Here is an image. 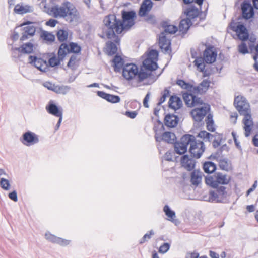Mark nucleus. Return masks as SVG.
Returning <instances> with one entry per match:
<instances>
[{"instance_id": "32", "label": "nucleus", "mask_w": 258, "mask_h": 258, "mask_svg": "<svg viewBox=\"0 0 258 258\" xmlns=\"http://www.w3.org/2000/svg\"><path fill=\"white\" fill-rule=\"evenodd\" d=\"M34 47V45L32 43L28 42L24 44L20 47L15 48L14 50L24 53H30L33 52Z\"/></svg>"}, {"instance_id": "59", "label": "nucleus", "mask_w": 258, "mask_h": 258, "mask_svg": "<svg viewBox=\"0 0 258 258\" xmlns=\"http://www.w3.org/2000/svg\"><path fill=\"white\" fill-rule=\"evenodd\" d=\"M199 256V253L197 252H191L186 254V258H198Z\"/></svg>"}, {"instance_id": "27", "label": "nucleus", "mask_w": 258, "mask_h": 258, "mask_svg": "<svg viewBox=\"0 0 258 258\" xmlns=\"http://www.w3.org/2000/svg\"><path fill=\"white\" fill-rule=\"evenodd\" d=\"M169 106L174 110L180 109L182 106V102L180 98L176 96H172L169 100Z\"/></svg>"}, {"instance_id": "63", "label": "nucleus", "mask_w": 258, "mask_h": 258, "mask_svg": "<svg viewBox=\"0 0 258 258\" xmlns=\"http://www.w3.org/2000/svg\"><path fill=\"white\" fill-rule=\"evenodd\" d=\"M252 143L254 146L258 147V135H255L252 139Z\"/></svg>"}, {"instance_id": "50", "label": "nucleus", "mask_w": 258, "mask_h": 258, "mask_svg": "<svg viewBox=\"0 0 258 258\" xmlns=\"http://www.w3.org/2000/svg\"><path fill=\"white\" fill-rule=\"evenodd\" d=\"M158 56V53L157 50H151L149 51L148 54V58H150V59H152L156 61H157V58Z\"/></svg>"}, {"instance_id": "7", "label": "nucleus", "mask_w": 258, "mask_h": 258, "mask_svg": "<svg viewBox=\"0 0 258 258\" xmlns=\"http://www.w3.org/2000/svg\"><path fill=\"white\" fill-rule=\"evenodd\" d=\"M230 177L226 174L217 172L212 176L205 177L206 183L213 187L216 188L219 185H227L230 181Z\"/></svg>"}, {"instance_id": "42", "label": "nucleus", "mask_w": 258, "mask_h": 258, "mask_svg": "<svg viewBox=\"0 0 258 258\" xmlns=\"http://www.w3.org/2000/svg\"><path fill=\"white\" fill-rule=\"evenodd\" d=\"M177 84L182 88L186 89L189 92H193L194 86L190 84L186 83L182 80H177Z\"/></svg>"}, {"instance_id": "36", "label": "nucleus", "mask_w": 258, "mask_h": 258, "mask_svg": "<svg viewBox=\"0 0 258 258\" xmlns=\"http://www.w3.org/2000/svg\"><path fill=\"white\" fill-rule=\"evenodd\" d=\"M204 60L203 58L199 57L195 59L194 62L195 66H197L198 70L204 73V76H207L208 74L206 73V71H205V65L204 63Z\"/></svg>"}, {"instance_id": "8", "label": "nucleus", "mask_w": 258, "mask_h": 258, "mask_svg": "<svg viewBox=\"0 0 258 258\" xmlns=\"http://www.w3.org/2000/svg\"><path fill=\"white\" fill-rule=\"evenodd\" d=\"M20 27H21V37H20L21 41H25L30 37L33 36L38 27L36 26V24L34 22L27 21L22 24Z\"/></svg>"}, {"instance_id": "38", "label": "nucleus", "mask_w": 258, "mask_h": 258, "mask_svg": "<svg viewBox=\"0 0 258 258\" xmlns=\"http://www.w3.org/2000/svg\"><path fill=\"white\" fill-rule=\"evenodd\" d=\"M203 169L207 173H212L216 169V165L210 161L206 162L203 165Z\"/></svg>"}, {"instance_id": "46", "label": "nucleus", "mask_w": 258, "mask_h": 258, "mask_svg": "<svg viewBox=\"0 0 258 258\" xmlns=\"http://www.w3.org/2000/svg\"><path fill=\"white\" fill-rule=\"evenodd\" d=\"M68 32L63 30H59L57 33V36L58 40L60 41H64L67 40L68 38Z\"/></svg>"}, {"instance_id": "16", "label": "nucleus", "mask_w": 258, "mask_h": 258, "mask_svg": "<svg viewBox=\"0 0 258 258\" xmlns=\"http://www.w3.org/2000/svg\"><path fill=\"white\" fill-rule=\"evenodd\" d=\"M250 113L251 111L247 112L244 114H241V115L244 116L242 122L244 124L243 129L245 131L244 134L245 137H248L250 135L253 127V119L252 118Z\"/></svg>"}, {"instance_id": "17", "label": "nucleus", "mask_w": 258, "mask_h": 258, "mask_svg": "<svg viewBox=\"0 0 258 258\" xmlns=\"http://www.w3.org/2000/svg\"><path fill=\"white\" fill-rule=\"evenodd\" d=\"M242 16L246 19L252 18L254 11L251 5V0H244L241 4Z\"/></svg>"}, {"instance_id": "19", "label": "nucleus", "mask_w": 258, "mask_h": 258, "mask_svg": "<svg viewBox=\"0 0 258 258\" xmlns=\"http://www.w3.org/2000/svg\"><path fill=\"white\" fill-rule=\"evenodd\" d=\"M46 109L49 114L58 117H62V108L61 107H58L52 101H50L46 106Z\"/></svg>"}, {"instance_id": "11", "label": "nucleus", "mask_w": 258, "mask_h": 258, "mask_svg": "<svg viewBox=\"0 0 258 258\" xmlns=\"http://www.w3.org/2000/svg\"><path fill=\"white\" fill-rule=\"evenodd\" d=\"M194 138V136L189 134H186L183 136L180 141L174 144V150L176 153L182 154L187 151V147L191 142V139Z\"/></svg>"}, {"instance_id": "1", "label": "nucleus", "mask_w": 258, "mask_h": 258, "mask_svg": "<svg viewBox=\"0 0 258 258\" xmlns=\"http://www.w3.org/2000/svg\"><path fill=\"white\" fill-rule=\"evenodd\" d=\"M136 13L133 11L122 12V21L117 19L114 15L106 16L104 20L105 36L109 39H112L116 44H119L120 38L116 36L115 33L120 34L123 31L128 30L134 25V18Z\"/></svg>"}, {"instance_id": "12", "label": "nucleus", "mask_w": 258, "mask_h": 258, "mask_svg": "<svg viewBox=\"0 0 258 258\" xmlns=\"http://www.w3.org/2000/svg\"><path fill=\"white\" fill-rule=\"evenodd\" d=\"M234 104L240 114H244L250 112L249 104L246 98L241 96L235 98Z\"/></svg>"}, {"instance_id": "35", "label": "nucleus", "mask_w": 258, "mask_h": 258, "mask_svg": "<svg viewBox=\"0 0 258 258\" xmlns=\"http://www.w3.org/2000/svg\"><path fill=\"white\" fill-rule=\"evenodd\" d=\"M191 24V21L189 19H184L181 20L179 29L180 32L182 33H185L190 27Z\"/></svg>"}, {"instance_id": "60", "label": "nucleus", "mask_w": 258, "mask_h": 258, "mask_svg": "<svg viewBox=\"0 0 258 258\" xmlns=\"http://www.w3.org/2000/svg\"><path fill=\"white\" fill-rule=\"evenodd\" d=\"M207 128L210 131L213 132L215 130L214 122H207Z\"/></svg>"}, {"instance_id": "25", "label": "nucleus", "mask_w": 258, "mask_h": 258, "mask_svg": "<svg viewBox=\"0 0 258 258\" xmlns=\"http://www.w3.org/2000/svg\"><path fill=\"white\" fill-rule=\"evenodd\" d=\"M210 82L204 80L198 86H194L193 92L195 94H203L205 93L209 87Z\"/></svg>"}, {"instance_id": "56", "label": "nucleus", "mask_w": 258, "mask_h": 258, "mask_svg": "<svg viewBox=\"0 0 258 258\" xmlns=\"http://www.w3.org/2000/svg\"><path fill=\"white\" fill-rule=\"evenodd\" d=\"M164 159L167 161H172L173 153L171 151L167 152L164 155Z\"/></svg>"}, {"instance_id": "39", "label": "nucleus", "mask_w": 258, "mask_h": 258, "mask_svg": "<svg viewBox=\"0 0 258 258\" xmlns=\"http://www.w3.org/2000/svg\"><path fill=\"white\" fill-rule=\"evenodd\" d=\"M41 37L47 42H52L55 40V36L51 33L46 31H42Z\"/></svg>"}, {"instance_id": "15", "label": "nucleus", "mask_w": 258, "mask_h": 258, "mask_svg": "<svg viewBox=\"0 0 258 258\" xmlns=\"http://www.w3.org/2000/svg\"><path fill=\"white\" fill-rule=\"evenodd\" d=\"M193 92L190 93H184L183 98L186 105L192 107L196 106L197 105H201L202 100L196 96Z\"/></svg>"}, {"instance_id": "3", "label": "nucleus", "mask_w": 258, "mask_h": 258, "mask_svg": "<svg viewBox=\"0 0 258 258\" xmlns=\"http://www.w3.org/2000/svg\"><path fill=\"white\" fill-rule=\"evenodd\" d=\"M231 29L237 34L238 38L242 41L241 43L238 46V51L242 54H245L248 53L247 46L244 41L248 38V33L247 29L244 25L239 23L232 21L230 25Z\"/></svg>"}, {"instance_id": "34", "label": "nucleus", "mask_w": 258, "mask_h": 258, "mask_svg": "<svg viewBox=\"0 0 258 258\" xmlns=\"http://www.w3.org/2000/svg\"><path fill=\"white\" fill-rule=\"evenodd\" d=\"M112 62L115 71L119 72L123 68V59L118 55L117 54L114 56Z\"/></svg>"}, {"instance_id": "55", "label": "nucleus", "mask_w": 258, "mask_h": 258, "mask_svg": "<svg viewBox=\"0 0 258 258\" xmlns=\"http://www.w3.org/2000/svg\"><path fill=\"white\" fill-rule=\"evenodd\" d=\"M150 93L148 92L143 100V105L146 108L149 107L148 101L150 99Z\"/></svg>"}, {"instance_id": "52", "label": "nucleus", "mask_w": 258, "mask_h": 258, "mask_svg": "<svg viewBox=\"0 0 258 258\" xmlns=\"http://www.w3.org/2000/svg\"><path fill=\"white\" fill-rule=\"evenodd\" d=\"M169 95V91L167 90V89H165L164 90V93H163V95H162V96L160 98V100H159V102L158 103V104L159 105H160L162 103H163L165 101L166 97Z\"/></svg>"}, {"instance_id": "47", "label": "nucleus", "mask_w": 258, "mask_h": 258, "mask_svg": "<svg viewBox=\"0 0 258 258\" xmlns=\"http://www.w3.org/2000/svg\"><path fill=\"white\" fill-rule=\"evenodd\" d=\"M69 52L77 53L80 52L81 50V47L77 43L72 42L70 43L69 46Z\"/></svg>"}, {"instance_id": "58", "label": "nucleus", "mask_w": 258, "mask_h": 258, "mask_svg": "<svg viewBox=\"0 0 258 258\" xmlns=\"http://www.w3.org/2000/svg\"><path fill=\"white\" fill-rule=\"evenodd\" d=\"M125 115L130 117V118L134 119L137 115V112L135 111H126L125 112Z\"/></svg>"}, {"instance_id": "51", "label": "nucleus", "mask_w": 258, "mask_h": 258, "mask_svg": "<svg viewBox=\"0 0 258 258\" xmlns=\"http://www.w3.org/2000/svg\"><path fill=\"white\" fill-rule=\"evenodd\" d=\"M169 248L170 244L168 243H165L160 246L159 252L162 253H165L169 249Z\"/></svg>"}, {"instance_id": "30", "label": "nucleus", "mask_w": 258, "mask_h": 258, "mask_svg": "<svg viewBox=\"0 0 258 258\" xmlns=\"http://www.w3.org/2000/svg\"><path fill=\"white\" fill-rule=\"evenodd\" d=\"M163 211L168 217V220L169 221H171L175 225H177L179 223L178 220L175 219L176 215L175 212L171 210L169 206L165 205L163 208Z\"/></svg>"}, {"instance_id": "62", "label": "nucleus", "mask_w": 258, "mask_h": 258, "mask_svg": "<svg viewBox=\"0 0 258 258\" xmlns=\"http://www.w3.org/2000/svg\"><path fill=\"white\" fill-rule=\"evenodd\" d=\"M237 116L238 115L237 113H234L230 115L231 121L233 122L234 124L236 123Z\"/></svg>"}, {"instance_id": "6", "label": "nucleus", "mask_w": 258, "mask_h": 258, "mask_svg": "<svg viewBox=\"0 0 258 258\" xmlns=\"http://www.w3.org/2000/svg\"><path fill=\"white\" fill-rule=\"evenodd\" d=\"M164 125L161 122H158L154 126V132L155 133V138L157 142L164 141L167 143H174L176 137L173 133L165 132L162 133L164 131Z\"/></svg>"}, {"instance_id": "61", "label": "nucleus", "mask_w": 258, "mask_h": 258, "mask_svg": "<svg viewBox=\"0 0 258 258\" xmlns=\"http://www.w3.org/2000/svg\"><path fill=\"white\" fill-rule=\"evenodd\" d=\"M256 186H257V181H256L253 184L252 186L247 191V193H246L247 196L249 195L251 192H252L255 189Z\"/></svg>"}, {"instance_id": "22", "label": "nucleus", "mask_w": 258, "mask_h": 258, "mask_svg": "<svg viewBox=\"0 0 258 258\" xmlns=\"http://www.w3.org/2000/svg\"><path fill=\"white\" fill-rule=\"evenodd\" d=\"M182 167L188 171H191L195 167L196 161L188 155H184L181 160Z\"/></svg>"}, {"instance_id": "54", "label": "nucleus", "mask_w": 258, "mask_h": 258, "mask_svg": "<svg viewBox=\"0 0 258 258\" xmlns=\"http://www.w3.org/2000/svg\"><path fill=\"white\" fill-rule=\"evenodd\" d=\"M9 198L14 202L18 201L17 193L16 190H14L8 195Z\"/></svg>"}, {"instance_id": "45", "label": "nucleus", "mask_w": 258, "mask_h": 258, "mask_svg": "<svg viewBox=\"0 0 258 258\" xmlns=\"http://www.w3.org/2000/svg\"><path fill=\"white\" fill-rule=\"evenodd\" d=\"M61 61L62 60H60L59 57L57 58L56 56H53L49 59L48 63L50 67H54L59 65Z\"/></svg>"}, {"instance_id": "4", "label": "nucleus", "mask_w": 258, "mask_h": 258, "mask_svg": "<svg viewBox=\"0 0 258 258\" xmlns=\"http://www.w3.org/2000/svg\"><path fill=\"white\" fill-rule=\"evenodd\" d=\"M164 31L161 32L159 36V44L160 48L165 53H169L170 50V40L168 36L169 34L176 33L178 28L173 25H163Z\"/></svg>"}, {"instance_id": "41", "label": "nucleus", "mask_w": 258, "mask_h": 258, "mask_svg": "<svg viewBox=\"0 0 258 258\" xmlns=\"http://www.w3.org/2000/svg\"><path fill=\"white\" fill-rule=\"evenodd\" d=\"M219 165L220 168L224 170L228 171L230 168L228 159L226 158H223L220 156H219Z\"/></svg>"}, {"instance_id": "43", "label": "nucleus", "mask_w": 258, "mask_h": 258, "mask_svg": "<svg viewBox=\"0 0 258 258\" xmlns=\"http://www.w3.org/2000/svg\"><path fill=\"white\" fill-rule=\"evenodd\" d=\"M70 90V87L68 86H56L55 92L59 94H66Z\"/></svg>"}, {"instance_id": "57", "label": "nucleus", "mask_w": 258, "mask_h": 258, "mask_svg": "<svg viewBox=\"0 0 258 258\" xmlns=\"http://www.w3.org/2000/svg\"><path fill=\"white\" fill-rule=\"evenodd\" d=\"M57 23V20H56L55 19H51L46 22V24L47 26L53 27L56 25Z\"/></svg>"}, {"instance_id": "18", "label": "nucleus", "mask_w": 258, "mask_h": 258, "mask_svg": "<svg viewBox=\"0 0 258 258\" xmlns=\"http://www.w3.org/2000/svg\"><path fill=\"white\" fill-rule=\"evenodd\" d=\"M29 62L33 64L36 68L42 72H46L48 70V63L41 58L36 56H29Z\"/></svg>"}, {"instance_id": "9", "label": "nucleus", "mask_w": 258, "mask_h": 258, "mask_svg": "<svg viewBox=\"0 0 258 258\" xmlns=\"http://www.w3.org/2000/svg\"><path fill=\"white\" fill-rule=\"evenodd\" d=\"M190 114L194 120L197 122H200L210 110V105L204 103L202 100L201 105H197L194 106Z\"/></svg>"}, {"instance_id": "48", "label": "nucleus", "mask_w": 258, "mask_h": 258, "mask_svg": "<svg viewBox=\"0 0 258 258\" xmlns=\"http://www.w3.org/2000/svg\"><path fill=\"white\" fill-rule=\"evenodd\" d=\"M212 136V134L206 131H202L198 134V137L203 138L205 141H209L210 137Z\"/></svg>"}, {"instance_id": "26", "label": "nucleus", "mask_w": 258, "mask_h": 258, "mask_svg": "<svg viewBox=\"0 0 258 258\" xmlns=\"http://www.w3.org/2000/svg\"><path fill=\"white\" fill-rule=\"evenodd\" d=\"M203 173L200 170H195L191 173L190 182L192 185L198 186L202 181Z\"/></svg>"}, {"instance_id": "2", "label": "nucleus", "mask_w": 258, "mask_h": 258, "mask_svg": "<svg viewBox=\"0 0 258 258\" xmlns=\"http://www.w3.org/2000/svg\"><path fill=\"white\" fill-rule=\"evenodd\" d=\"M48 14L56 18H63L73 25L77 24L80 20V15L73 4L66 1L61 6H52L48 10Z\"/></svg>"}, {"instance_id": "10", "label": "nucleus", "mask_w": 258, "mask_h": 258, "mask_svg": "<svg viewBox=\"0 0 258 258\" xmlns=\"http://www.w3.org/2000/svg\"><path fill=\"white\" fill-rule=\"evenodd\" d=\"M191 139V142L189 143V152L194 157L199 158L205 151L204 144L203 141L196 140L194 136V138Z\"/></svg>"}, {"instance_id": "28", "label": "nucleus", "mask_w": 258, "mask_h": 258, "mask_svg": "<svg viewBox=\"0 0 258 258\" xmlns=\"http://www.w3.org/2000/svg\"><path fill=\"white\" fill-rule=\"evenodd\" d=\"M14 12L18 14H24L27 13L32 12L33 8L28 5L17 4L14 8Z\"/></svg>"}, {"instance_id": "64", "label": "nucleus", "mask_w": 258, "mask_h": 258, "mask_svg": "<svg viewBox=\"0 0 258 258\" xmlns=\"http://www.w3.org/2000/svg\"><path fill=\"white\" fill-rule=\"evenodd\" d=\"M209 255L211 258H219V254L213 251H210Z\"/></svg>"}, {"instance_id": "33", "label": "nucleus", "mask_w": 258, "mask_h": 258, "mask_svg": "<svg viewBox=\"0 0 258 258\" xmlns=\"http://www.w3.org/2000/svg\"><path fill=\"white\" fill-rule=\"evenodd\" d=\"M143 64L145 69L149 71L155 70L158 67L156 61L148 57L144 60Z\"/></svg>"}, {"instance_id": "31", "label": "nucleus", "mask_w": 258, "mask_h": 258, "mask_svg": "<svg viewBox=\"0 0 258 258\" xmlns=\"http://www.w3.org/2000/svg\"><path fill=\"white\" fill-rule=\"evenodd\" d=\"M184 13L187 16L186 19H189L191 21V20L198 17L199 14V11L198 9L195 6H189L184 11Z\"/></svg>"}, {"instance_id": "14", "label": "nucleus", "mask_w": 258, "mask_h": 258, "mask_svg": "<svg viewBox=\"0 0 258 258\" xmlns=\"http://www.w3.org/2000/svg\"><path fill=\"white\" fill-rule=\"evenodd\" d=\"M20 140L23 144L27 146L33 145L39 141L38 136L31 131L24 133Z\"/></svg>"}, {"instance_id": "20", "label": "nucleus", "mask_w": 258, "mask_h": 258, "mask_svg": "<svg viewBox=\"0 0 258 258\" xmlns=\"http://www.w3.org/2000/svg\"><path fill=\"white\" fill-rule=\"evenodd\" d=\"M45 237L49 241L58 244L61 246H66L70 243V240L56 237L49 232H46L45 234Z\"/></svg>"}, {"instance_id": "49", "label": "nucleus", "mask_w": 258, "mask_h": 258, "mask_svg": "<svg viewBox=\"0 0 258 258\" xmlns=\"http://www.w3.org/2000/svg\"><path fill=\"white\" fill-rule=\"evenodd\" d=\"M149 233L145 234L142 238L140 240V244H142L145 243L146 241H148V240L150 239L152 235H154V232L153 230H151L149 232Z\"/></svg>"}, {"instance_id": "44", "label": "nucleus", "mask_w": 258, "mask_h": 258, "mask_svg": "<svg viewBox=\"0 0 258 258\" xmlns=\"http://www.w3.org/2000/svg\"><path fill=\"white\" fill-rule=\"evenodd\" d=\"M0 186L5 190H9L11 186L10 181L4 177L1 178Z\"/></svg>"}, {"instance_id": "5", "label": "nucleus", "mask_w": 258, "mask_h": 258, "mask_svg": "<svg viewBox=\"0 0 258 258\" xmlns=\"http://www.w3.org/2000/svg\"><path fill=\"white\" fill-rule=\"evenodd\" d=\"M122 75L127 80L136 79L138 82H141L148 77V74L146 72L139 71L136 64L127 63L122 68Z\"/></svg>"}, {"instance_id": "29", "label": "nucleus", "mask_w": 258, "mask_h": 258, "mask_svg": "<svg viewBox=\"0 0 258 258\" xmlns=\"http://www.w3.org/2000/svg\"><path fill=\"white\" fill-rule=\"evenodd\" d=\"M152 7V2L151 0H145L143 1L140 7L139 14L140 16H144L150 11Z\"/></svg>"}, {"instance_id": "21", "label": "nucleus", "mask_w": 258, "mask_h": 258, "mask_svg": "<svg viewBox=\"0 0 258 258\" xmlns=\"http://www.w3.org/2000/svg\"><path fill=\"white\" fill-rule=\"evenodd\" d=\"M179 121L178 117L173 114L166 115L164 118V123L168 127L173 128L177 126Z\"/></svg>"}, {"instance_id": "13", "label": "nucleus", "mask_w": 258, "mask_h": 258, "mask_svg": "<svg viewBox=\"0 0 258 258\" xmlns=\"http://www.w3.org/2000/svg\"><path fill=\"white\" fill-rule=\"evenodd\" d=\"M227 192L224 186L219 187L216 191L209 193V201L211 202H224L226 200Z\"/></svg>"}, {"instance_id": "23", "label": "nucleus", "mask_w": 258, "mask_h": 258, "mask_svg": "<svg viewBox=\"0 0 258 258\" xmlns=\"http://www.w3.org/2000/svg\"><path fill=\"white\" fill-rule=\"evenodd\" d=\"M216 57L217 53L213 51L212 48H210L205 50L203 59L207 63H212L216 60Z\"/></svg>"}, {"instance_id": "53", "label": "nucleus", "mask_w": 258, "mask_h": 258, "mask_svg": "<svg viewBox=\"0 0 258 258\" xmlns=\"http://www.w3.org/2000/svg\"><path fill=\"white\" fill-rule=\"evenodd\" d=\"M44 86L46 88H47L48 89L55 92L56 86L54 84H53L49 82H46L44 84Z\"/></svg>"}, {"instance_id": "40", "label": "nucleus", "mask_w": 258, "mask_h": 258, "mask_svg": "<svg viewBox=\"0 0 258 258\" xmlns=\"http://www.w3.org/2000/svg\"><path fill=\"white\" fill-rule=\"evenodd\" d=\"M106 49L109 55L115 54L117 51L116 44L112 42H108L106 43Z\"/></svg>"}, {"instance_id": "37", "label": "nucleus", "mask_w": 258, "mask_h": 258, "mask_svg": "<svg viewBox=\"0 0 258 258\" xmlns=\"http://www.w3.org/2000/svg\"><path fill=\"white\" fill-rule=\"evenodd\" d=\"M69 45L65 43H62L59 47L58 55L60 60L63 59L67 53H69Z\"/></svg>"}, {"instance_id": "24", "label": "nucleus", "mask_w": 258, "mask_h": 258, "mask_svg": "<svg viewBox=\"0 0 258 258\" xmlns=\"http://www.w3.org/2000/svg\"><path fill=\"white\" fill-rule=\"evenodd\" d=\"M97 94L98 96L105 99L109 102L116 103L119 102L120 101V98L118 96L111 95L100 91H97Z\"/></svg>"}]
</instances>
